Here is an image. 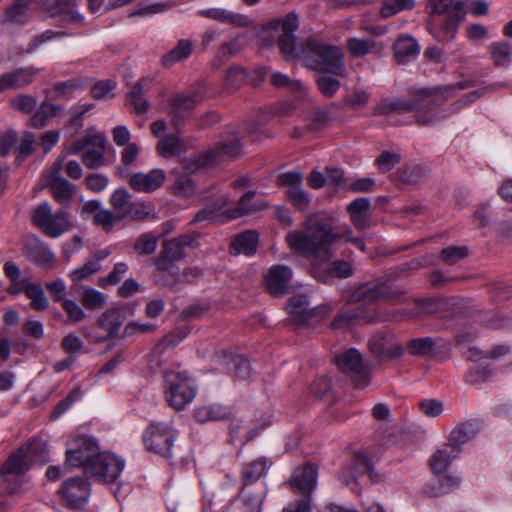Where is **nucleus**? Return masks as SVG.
<instances>
[{
    "label": "nucleus",
    "instance_id": "4",
    "mask_svg": "<svg viewBox=\"0 0 512 512\" xmlns=\"http://www.w3.org/2000/svg\"><path fill=\"white\" fill-rule=\"evenodd\" d=\"M342 50L319 40L308 39L296 48L294 59L299 60L305 67L319 72L344 76L345 65Z\"/></svg>",
    "mask_w": 512,
    "mask_h": 512
},
{
    "label": "nucleus",
    "instance_id": "41",
    "mask_svg": "<svg viewBox=\"0 0 512 512\" xmlns=\"http://www.w3.org/2000/svg\"><path fill=\"white\" fill-rule=\"evenodd\" d=\"M364 311L362 307H356L340 313L332 322L331 326L334 329H347L352 325L358 324L365 320Z\"/></svg>",
    "mask_w": 512,
    "mask_h": 512
},
{
    "label": "nucleus",
    "instance_id": "22",
    "mask_svg": "<svg viewBox=\"0 0 512 512\" xmlns=\"http://www.w3.org/2000/svg\"><path fill=\"white\" fill-rule=\"evenodd\" d=\"M291 279L292 271L288 266L275 265L269 269L265 281L268 291L279 296L286 293Z\"/></svg>",
    "mask_w": 512,
    "mask_h": 512
},
{
    "label": "nucleus",
    "instance_id": "44",
    "mask_svg": "<svg viewBox=\"0 0 512 512\" xmlns=\"http://www.w3.org/2000/svg\"><path fill=\"white\" fill-rule=\"evenodd\" d=\"M475 431L471 423H462L456 426L449 435V443L446 446L458 448L467 443L474 435Z\"/></svg>",
    "mask_w": 512,
    "mask_h": 512
},
{
    "label": "nucleus",
    "instance_id": "27",
    "mask_svg": "<svg viewBox=\"0 0 512 512\" xmlns=\"http://www.w3.org/2000/svg\"><path fill=\"white\" fill-rule=\"evenodd\" d=\"M395 58L398 63H407L415 59L420 52L417 40L409 35H401L393 45Z\"/></svg>",
    "mask_w": 512,
    "mask_h": 512
},
{
    "label": "nucleus",
    "instance_id": "8",
    "mask_svg": "<svg viewBox=\"0 0 512 512\" xmlns=\"http://www.w3.org/2000/svg\"><path fill=\"white\" fill-rule=\"evenodd\" d=\"M254 192L248 191L239 200L238 208L232 213L222 211V209L230 202L225 194L217 196L216 204H209L202 210H200L192 219V223H198L203 221L224 223L230 219L240 217L244 214H248L254 210L253 206H250L248 202L253 198Z\"/></svg>",
    "mask_w": 512,
    "mask_h": 512
},
{
    "label": "nucleus",
    "instance_id": "29",
    "mask_svg": "<svg viewBox=\"0 0 512 512\" xmlns=\"http://www.w3.org/2000/svg\"><path fill=\"white\" fill-rule=\"evenodd\" d=\"M197 102L198 98L193 94L178 93L173 96L170 113L173 115L175 126L185 117L187 112L194 108Z\"/></svg>",
    "mask_w": 512,
    "mask_h": 512
},
{
    "label": "nucleus",
    "instance_id": "19",
    "mask_svg": "<svg viewBox=\"0 0 512 512\" xmlns=\"http://www.w3.org/2000/svg\"><path fill=\"white\" fill-rule=\"evenodd\" d=\"M302 178L300 171H289L278 177V183L287 187V194L293 205L304 211L309 207L310 198L301 187Z\"/></svg>",
    "mask_w": 512,
    "mask_h": 512
},
{
    "label": "nucleus",
    "instance_id": "37",
    "mask_svg": "<svg viewBox=\"0 0 512 512\" xmlns=\"http://www.w3.org/2000/svg\"><path fill=\"white\" fill-rule=\"evenodd\" d=\"M385 294L383 285L367 283L358 286L351 294L350 300L353 302L373 301L380 299Z\"/></svg>",
    "mask_w": 512,
    "mask_h": 512
},
{
    "label": "nucleus",
    "instance_id": "10",
    "mask_svg": "<svg viewBox=\"0 0 512 512\" xmlns=\"http://www.w3.org/2000/svg\"><path fill=\"white\" fill-rule=\"evenodd\" d=\"M33 223L52 238H58L71 228L70 214L66 210L52 211L49 202L40 203L33 211Z\"/></svg>",
    "mask_w": 512,
    "mask_h": 512
},
{
    "label": "nucleus",
    "instance_id": "62",
    "mask_svg": "<svg viewBox=\"0 0 512 512\" xmlns=\"http://www.w3.org/2000/svg\"><path fill=\"white\" fill-rule=\"evenodd\" d=\"M130 197V193L123 188L115 190L111 195V205L117 211L120 218L131 203Z\"/></svg>",
    "mask_w": 512,
    "mask_h": 512
},
{
    "label": "nucleus",
    "instance_id": "14",
    "mask_svg": "<svg viewBox=\"0 0 512 512\" xmlns=\"http://www.w3.org/2000/svg\"><path fill=\"white\" fill-rule=\"evenodd\" d=\"M125 461L110 452H102L96 460L87 466L86 474L98 481L113 483L122 473Z\"/></svg>",
    "mask_w": 512,
    "mask_h": 512
},
{
    "label": "nucleus",
    "instance_id": "34",
    "mask_svg": "<svg viewBox=\"0 0 512 512\" xmlns=\"http://www.w3.org/2000/svg\"><path fill=\"white\" fill-rule=\"evenodd\" d=\"M270 463L267 458L261 457L247 463L243 467L242 478L244 487L252 485L258 481L268 470Z\"/></svg>",
    "mask_w": 512,
    "mask_h": 512
},
{
    "label": "nucleus",
    "instance_id": "40",
    "mask_svg": "<svg viewBox=\"0 0 512 512\" xmlns=\"http://www.w3.org/2000/svg\"><path fill=\"white\" fill-rule=\"evenodd\" d=\"M32 0H15L14 4L7 9L4 22H12L17 25H24L28 18V7Z\"/></svg>",
    "mask_w": 512,
    "mask_h": 512
},
{
    "label": "nucleus",
    "instance_id": "9",
    "mask_svg": "<svg viewBox=\"0 0 512 512\" xmlns=\"http://www.w3.org/2000/svg\"><path fill=\"white\" fill-rule=\"evenodd\" d=\"M240 150L241 144L239 137L233 133L231 136H227L221 140L207 152L193 156L190 159V163L186 164V167L193 172L208 165L234 159L239 155Z\"/></svg>",
    "mask_w": 512,
    "mask_h": 512
},
{
    "label": "nucleus",
    "instance_id": "23",
    "mask_svg": "<svg viewBox=\"0 0 512 512\" xmlns=\"http://www.w3.org/2000/svg\"><path fill=\"white\" fill-rule=\"evenodd\" d=\"M371 352L380 359L400 357L403 347L391 336L376 335L369 340Z\"/></svg>",
    "mask_w": 512,
    "mask_h": 512
},
{
    "label": "nucleus",
    "instance_id": "1",
    "mask_svg": "<svg viewBox=\"0 0 512 512\" xmlns=\"http://www.w3.org/2000/svg\"><path fill=\"white\" fill-rule=\"evenodd\" d=\"M332 222V217L325 213L310 215L303 223V230H293L286 235L288 246L302 256L319 262L332 257L333 245L340 240L353 243L361 251L366 250L362 238L352 237L350 227L345 225L334 229Z\"/></svg>",
    "mask_w": 512,
    "mask_h": 512
},
{
    "label": "nucleus",
    "instance_id": "54",
    "mask_svg": "<svg viewBox=\"0 0 512 512\" xmlns=\"http://www.w3.org/2000/svg\"><path fill=\"white\" fill-rule=\"evenodd\" d=\"M98 323L102 328L107 330V337L115 335L121 326L119 315L116 310H107L103 312L98 319Z\"/></svg>",
    "mask_w": 512,
    "mask_h": 512
},
{
    "label": "nucleus",
    "instance_id": "21",
    "mask_svg": "<svg viewBox=\"0 0 512 512\" xmlns=\"http://www.w3.org/2000/svg\"><path fill=\"white\" fill-rule=\"evenodd\" d=\"M198 14L202 17L235 27H247L251 23V20L247 15L222 7L201 9L198 11Z\"/></svg>",
    "mask_w": 512,
    "mask_h": 512
},
{
    "label": "nucleus",
    "instance_id": "47",
    "mask_svg": "<svg viewBox=\"0 0 512 512\" xmlns=\"http://www.w3.org/2000/svg\"><path fill=\"white\" fill-rule=\"evenodd\" d=\"M347 48L353 57H363L368 53L380 50L381 46L373 40L349 38L347 40Z\"/></svg>",
    "mask_w": 512,
    "mask_h": 512
},
{
    "label": "nucleus",
    "instance_id": "25",
    "mask_svg": "<svg viewBox=\"0 0 512 512\" xmlns=\"http://www.w3.org/2000/svg\"><path fill=\"white\" fill-rule=\"evenodd\" d=\"M37 69L19 68L0 76V91L22 88L33 82Z\"/></svg>",
    "mask_w": 512,
    "mask_h": 512
},
{
    "label": "nucleus",
    "instance_id": "52",
    "mask_svg": "<svg viewBox=\"0 0 512 512\" xmlns=\"http://www.w3.org/2000/svg\"><path fill=\"white\" fill-rule=\"evenodd\" d=\"M36 142V137L31 132H24L22 137L18 140L15 149L16 160L18 164L21 163L27 156H29L33 150Z\"/></svg>",
    "mask_w": 512,
    "mask_h": 512
},
{
    "label": "nucleus",
    "instance_id": "35",
    "mask_svg": "<svg viewBox=\"0 0 512 512\" xmlns=\"http://www.w3.org/2000/svg\"><path fill=\"white\" fill-rule=\"evenodd\" d=\"M459 455V449L451 446H443L430 459V467L434 473L444 472L451 462Z\"/></svg>",
    "mask_w": 512,
    "mask_h": 512
},
{
    "label": "nucleus",
    "instance_id": "28",
    "mask_svg": "<svg viewBox=\"0 0 512 512\" xmlns=\"http://www.w3.org/2000/svg\"><path fill=\"white\" fill-rule=\"evenodd\" d=\"M369 209L367 198H357L347 206L351 221L357 229L365 230L370 226Z\"/></svg>",
    "mask_w": 512,
    "mask_h": 512
},
{
    "label": "nucleus",
    "instance_id": "63",
    "mask_svg": "<svg viewBox=\"0 0 512 512\" xmlns=\"http://www.w3.org/2000/svg\"><path fill=\"white\" fill-rule=\"evenodd\" d=\"M115 87L116 83L114 80L109 79L100 81L91 88L92 97L97 100H105L111 98L114 95L113 90Z\"/></svg>",
    "mask_w": 512,
    "mask_h": 512
},
{
    "label": "nucleus",
    "instance_id": "43",
    "mask_svg": "<svg viewBox=\"0 0 512 512\" xmlns=\"http://www.w3.org/2000/svg\"><path fill=\"white\" fill-rule=\"evenodd\" d=\"M185 145L177 136L170 135L158 142L157 151L160 156L168 158L181 154Z\"/></svg>",
    "mask_w": 512,
    "mask_h": 512
},
{
    "label": "nucleus",
    "instance_id": "46",
    "mask_svg": "<svg viewBox=\"0 0 512 512\" xmlns=\"http://www.w3.org/2000/svg\"><path fill=\"white\" fill-rule=\"evenodd\" d=\"M264 496V490L253 493L249 488L243 487L240 492V498L243 502L244 512H261Z\"/></svg>",
    "mask_w": 512,
    "mask_h": 512
},
{
    "label": "nucleus",
    "instance_id": "13",
    "mask_svg": "<svg viewBox=\"0 0 512 512\" xmlns=\"http://www.w3.org/2000/svg\"><path fill=\"white\" fill-rule=\"evenodd\" d=\"M176 431L168 423H152L143 435L147 450L163 457L171 456Z\"/></svg>",
    "mask_w": 512,
    "mask_h": 512
},
{
    "label": "nucleus",
    "instance_id": "20",
    "mask_svg": "<svg viewBox=\"0 0 512 512\" xmlns=\"http://www.w3.org/2000/svg\"><path fill=\"white\" fill-rule=\"evenodd\" d=\"M317 477V467L312 464H306L293 471L289 483L293 489L308 495L316 488Z\"/></svg>",
    "mask_w": 512,
    "mask_h": 512
},
{
    "label": "nucleus",
    "instance_id": "58",
    "mask_svg": "<svg viewBox=\"0 0 512 512\" xmlns=\"http://www.w3.org/2000/svg\"><path fill=\"white\" fill-rule=\"evenodd\" d=\"M74 33L67 32V31H53V30H46L40 35L35 36L31 43L29 44V47L27 48V52H32L35 49H37L41 44L46 43L48 41L61 39L66 36H71Z\"/></svg>",
    "mask_w": 512,
    "mask_h": 512
},
{
    "label": "nucleus",
    "instance_id": "56",
    "mask_svg": "<svg viewBox=\"0 0 512 512\" xmlns=\"http://www.w3.org/2000/svg\"><path fill=\"white\" fill-rule=\"evenodd\" d=\"M81 301L88 309H97L102 307L106 302V296L91 287H86L83 290Z\"/></svg>",
    "mask_w": 512,
    "mask_h": 512
},
{
    "label": "nucleus",
    "instance_id": "55",
    "mask_svg": "<svg viewBox=\"0 0 512 512\" xmlns=\"http://www.w3.org/2000/svg\"><path fill=\"white\" fill-rule=\"evenodd\" d=\"M100 268L101 265H98L96 261H91L88 258L82 266L72 270L69 276L72 282L79 283L91 277L94 273L99 271Z\"/></svg>",
    "mask_w": 512,
    "mask_h": 512
},
{
    "label": "nucleus",
    "instance_id": "3",
    "mask_svg": "<svg viewBox=\"0 0 512 512\" xmlns=\"http://www.w3.org/2000/svg\"><path fill=\"white\" fill-rule=\"evenodd\" d=\"M48 461V445L42 439H32L12 453L0 470L1 487L9 494H18L23 487V474L31 465Z\"/></svg>",
    "mask_w": 512,
    "mask_h": 512
},
{
    "label": "nucleus",
    "instance_id": "7",
    "mask_svg": "<svg viewBox=\"0 0 512 512\" xmlns=\"http://www.w3.org/2000/svg\"><path fill=\"white\" fill-rule=\"evenodd\" d=\"M107 138L104 133L98 132L95 128H90L86 135L73 141L67 146V154L76 155L84 151L82 160L84 165L90 169L101 167L104 162Z\"/></svg>",
    "mask_w": 512,
    "mask_h": 512
},
{
    "label": "nucleus",
    "instance_id": "6",
    "mask_svg": "<svg viewBox=\"0 0 512 512\" xmlns=\"http://www.w3.org/2000/svg\"><path fill=\"white\" fill-rule=\"evenodd\" d=\"M163 378L164 397L173 409L183 410L197 395V386L186 372L169 370Z\"/></svg>",
    "mask_w": 512,
    "mask_h": 512
},
{
    "label": "nucleus",
    "instance_id": "61",
    "mask_svg": "<svg viewBox=\"0 0 512 512\" xmlns=\"http://www.w3.org/2000/svg\"><path fill=\"white\" fill-rule=\"evenodd\" d=\"M270 82L273 86L279 88H286L291 92H297L302 90V83L298 80H292L287 75L275 72L270 77Z\"/></svg>",
    "mask_w": 512,
    "mask_h": 512
},
{
    "label": "nucleus",
    "instance_id": "59",
    "mask_svg": "<svg viewBox=\"0 0 512 512\" xmlns=\"http://www.w3.org/2000/svg\"><path fill=\"white\" fill-rule=\"evenodd\" d=\"M143 84L137 82L130 90L128 98L130 104L134 107L138 113H144L149 109V103L142 98Z\"/></svg>",
    "mask_w": 512,
    "mask_h": 512
},
{
    "label": "nucleus",
    "instance_id": "64",
    "mask_svg": "<svg viewBox=\"0 0 512 512\" xmlns=\"http://www.w3.org/2000/svg\"><path fill=\"white\" fill-rule=\"evenodd\" d=\"M327 271L330 276L338 278H347L353 274L352 266L345 260H334L327 266Z\"/></svg>",
    "mask_w": 512,
    "mask_h": 512
},
{
    "label": "nucleus",
    "instance_id": "11",
    "mask_svg": "<svg viewBox=\"0 0 512 512\" xmlns=\"http://www.w3.org/2000/svg\"><path fill=\"white\" fill-rule=\"evenodd\" d=\"M96 439L92 436H79L73 439L66 449L64 469L84 467L92 464L101 454Z\"/></svg>",
    "mask_w": 512,
    "mask_h": 512
},
{
    "label": "nucleus",
    "instance_id": "32",
    "mask_svg": "<svg viewBox=\"0 0 512 512\" xmlns=\"http://www.w3.org/2000/svg\"><path fill=\"white\" fill-rule=\"evenodd\" d=\"M193 43L188 39H181L177 45L162 57V65L169 68L176 63L190 57L193 51Z\"/></svg>",
    "mask_w": 512,
    "mask_h": 512
},
{
    "label": "nucleus",
    "instance_id": "16",
    "mask_svg": "<svg viewBox=\"0 0 512 512\" xmlns=\"http://www.w3.org/2000/svg\"><path fill=\"white\" fill-rule=\"evenodd\" d=\"M44 6L60 27L76 28L84 24V16L76 9L77 0H46Z\"/></svg>",
    "mask_w": 512,
    "mask_h": 512
},
{
    "label": "nucleus",
    "instance_id": "42",
    "mask_svg": "<svg viewBox=\"0 0 512 512\" xmlns=\"http://www.w3.org/2000/svg\"><path fill=\"white\" fill-rule=\"evenodd\" d=\"M24 293L31 301V307L37 311L44 310L48 307V299L45 296L43 288L36 283L25 282Z\"/></svg>",
    "mask_w": 512,
    "mask_h": 512
},
{
    "label": "nucleus",
    "instance_id": "12",
    "mask_svg": "<svg viewBox=\"0 0 512 512\" xmlns=\"http://www.w3.org/2000/svg\"><path fill=\"white\" fill-rule=\"evenodd\" d=\"M64 157H59L43 174V183L50 188L54 199L63 206H69L75 193V186L61 176Z\"/></svg>",
    "mask_w": 512,
    "mask_h": 512
},
{
    "label": "nucleus",
    "instance_id": "53",
    "mask_svg": "<svg viewBox=\"0 0 512 512\" xmlns=\"http://www.w3.org/2000/svg\"><path fill=\"white\" fill-rule=\"evenodd\" d=\"M435 346V342L430 337L416 338L409 341L407 345L408 352L415 356L429 355Z\"/></svg>",
    "mask_w": 512,
    "mask_h": 512
},
{
    "label": "nucleus",
    "instance_id": "39",
    "mask_svg": "<svg viewBox=\"0 0 512 512\" xmlns=\"http://www.w3.org/2000/svg\"><path fill=\"white\" fill-rule=\"evenodd\" d=\"M489 52L495 66L507 67L512 61V45L507 41L491 43Z\"/></svg>",
    "mask_w": 512,
    "mask_h": 512
},
{
    "label": "nucleus",
    "instance_id": "15",
    "mask_svg": "<svg viewBox=\"0 0 512 512\" xmlns=\"http://www.w3.org/2000/svg\"><path fill=\"white\" fill-rule=\"evenodd\" d=\"M335 362L340 370L352 375L357 387L363 388L369 384V368L358 350L352 348L337 354Z\"/></svg>",
    "mask_w": 512,
    "mask_h": 512
},
{
    "label": "nucleus",
    "instance_id": "5",
    "mask_svg": "<svg viewBox=\"0 0 512 512\" xmlns=\"http://www.w3.org/2000/svg\"><path fill=\"white\" fill-rule=\"evenodd\" d=\"M299 27L298 15L294 12L282 18H276L261 26L257 33V44L260 48L272 47L276 40L283 57L286 60L294 59L296 55L295 32Z\"/></svg>",
    "mask_w": 512,
    "mask_h": 512
},
{
    "label": "nucleus",
    "instance_id": "45",
    "mask_svg": "<svg viewBox=\"0 0 512 512\" xmlns=\"http://www.w3.org/2000/svg\"><path fill=\"white\" fill-rule=\"evenodd\" d=\"M461 479L455 475H444L438 481V486L430 490L429 487L424 489V493L431 497H438L442 494H447L458 488Z\"/></svg>",
    "mask_w": 512,
    "mask_h": 512
},
{
    "label": "nucleus",
    "instance_id": "2",
    "mask_svg": "<svg viewBox=\"0 0 512 512\" xmlns=\"http://www.w3.org/2000/svg\"><path fill=\"white\" fill-rule=\"evenodd\" d=\"M452 87L415 88L411 91L412 99H385L376 108V114L391 112H417V121L423 125H434L444 116L434 108L448 96Z\"/></svg>",
    "mask_w": 512,
    "mask_h": 512
},
{
    "label": "nucleus",
    "instance_id": "18",
    "mask_svg": "<svg viewBox=\"0 0 512 512\" xmlns=\"http://www.w3.org/2000/svg\"><path fill=\"white\" fill-rule=\"evenodd\" d=\"M464 17L465 12L451 14L443 19L433 18L427 22V30L439 42L452 41L456 37Z\"/></svg>",
    "mask_w": 512,
    "mask_h": 512
},
{
    "label": "nucleus",
    "instance_id": "48",
    "mask_svg": "<svg viewBox=\"0 0 512 512\" xmlns=\"http://www.w3.org/2000/svg\"><path fill=\"white\" fill-rule=\"evenodd\" d=\"M61 108L50 102H43L37 112L31 117L30 123L36 128H41L46 125L47 120L58 114Z\"/></svg>",
    "mask_w": 512,
    "mask_h": 512
},
{
    "label": "nucleus",
    "instance_id": "30",
    "mask_svg": "<svg viewBox=\"0 0 512 512\" xmlns=\"http://www.w3.org/2000/svg\"><path fill=\"white\" fill-rule=\"evenodd\" d=\"M258 234L256 231L249 230L237 235L231 243V253L238 255L244 254L251 256L255 253L258 245Z\"/></svg>",
    "mask_w": 512,
    "mask_h": 512
},
{
    "label": "nucleus",
    "instance_id": "17",
    "mask_svg": "<svg viewBox=\"0 0 512 512\" xmlns=\"http://www.w3.org/2000/svg\"><path fill=\"white\" fill-rule=\"evenodd\" d=\"M60 493L71 508L79 509L88 503L90 484L82 476L72 477L64 481Z\"/></svg>",
    "mask_w": 512,
    "mask_h": 512
},
{
    "label": "nucleus",
    "instance_id": "38",
    "mask_svg": "<svg viewBox=\"0 0 512 512\" xmlns=\"http://www.w3.org/2000/svg\"><path fill=\"white\" fill-rule=\"evenodd\" d=\"M309 303L305 296L297 295L289 299L286 310L290 315L295 316L299 324L306 323L310 317Z\"/></svg>",
    "mask_w": 512,
    "mask_h": 512
},
{
    "label": "nucleus",
    "instance_id": "36",
    "mask_svg": "<svg viewBox=\"0 0 512 512\" xmlns=\"http://www.w3.org/2000/svg\"><path fill=\"white\" fill-rule=\"evenodd\" d=\"M186 246H195V238L191 235H182L178 238L167 240L164 244L165 256L171 260H177L184 256L183 249Z\"/></svg>",
    "mask_w": 512,
    "mask_h": 512
},
{
    "label": "nucleus",
    "instance_id": "60",
    "mask_svg": "<svg viewBox=\"0 0 512 512\" xmlns=\"http://www.w3.org/2000/svg\"><path fill=\"white\" fill-rule=\"evenodd\" d=\"M170 2H155L140 6L138 9L131 12L130 16H151L154 14H161L171 9Z\"/></svg>",
    "mask_w": 512,
    "mask_h": 512
},
{
    "label": "nucleus",
    "instance_id": "57",
    "mask_svg": "<svg viewBox=\"0 0 512 512\" xmlns=\"http://www.w3.org/2000/svg\"><path fill=\"white\" fill-rule=\"evenodd\" d=\"M247 77L244 68L240 66H232L225 75L224 83L227 89L231 91L237 90Z\"/></svg>",
    "mask_w": 512,
    "mask_h": 512
},
{
    "label": "nucleus",
    "instance_id": "51",
    "mask_svg": "<svg viewBox=\"0 0 512 512\" xmlns=\"http://www.w3.org/2000/svg\"><path fill=\"white\" fill-rule=\"evenodd\" d=\"M83 90V85L78 80L72 79L57 83L53 93L57 98H72Z\"/></svg>",
    "mask_w": 512,
    "mask_h": 512
},
{
    "label": "nucleus",
    "instance_id": "49",
    "mask_svg": "<svg viewBox=\"0 0 512 512\" xmlns=\"http://www.w3.org/2000/svg\"><path fill=\"white\" fill-rule=\"evenodd\" d=\"M414 5V0H384L380 14L382 18H389L403 10L412 9Z\"/></svg>",
    "mask_w": 512,
    "mask_h": 512
},
{
    "label": "nucleus",
    "instance_id": "31",
    "mask_svg": "<svg viewBox=\"0 0 512 512\" xmlns=\"http://www.w3.org/2000/svg\"><path fill=\"white\" fill-rule=\"evenodd\" d=\"M426 9L430 14L444 16L465 12L462 0H427Z\"/></svg>",
    "mask_w": 512,
    "mask_h": 512
},
{
    "label": "nucleus",
    "instance_id": "24",
    "mask_svg": "<svg viewBox=\"0 0 512 512\" xmlns=\"http://www.w3.org/2000/svg\"><path fill=\"white\" fill-rule=\"evenodd\" d=\"M166 174L162 169H152L148 173H135L131 176L129 183L131 187L139 192H152L162 186Z\"/></svg>",
    "mask_w": 512,
    "mask_h": 512
},
{
    "label": "nucleus",
    "instance_id": "26",
    "mask_svg": "<svg viewBox=\"0 0 512 512\" xmlns=\"http://www.w3.org/2000/svg\"><path fill=\"white\" fill-rule=\"evenodd\" d=\"M372 463L368 456L363 452L354 455L352 463L340 474V480L346 485L356 481L360 475L370 472Z\"/></svg>",
    "mask_w": 512,
    "mask_h": 512
},
{
    "label": "nucleus",
    "instance_id": "33",
    "mask_svg": "<svg viewBox=\"0 0 512 512\" xmlns=\"http://www.w3.org/2000/svg\"><path fill=\"white\" fill-rule=\"evenodd\" d=\"M229 413V409L220 404H206L195 409L194 417L199 423H207L222 420Z\"/></svg>",
    "mask_w": 512,
    "mask_h": 512
},
{
    "label": "nucleus",
    "instance_id": "50",
    "mask_svg": "<svg viewBox=\"0 0 512 512\" xmlns=\"http://www.w3.org/2000/svg\"><path fill=\"white\" fill-rule=\"evenodd\" d=\"M228 370L233 376L239 379H247L252 373L249 360L243 356H236L228 363Z\"/></svg>",
    "mask_w": 512,
    "mask_h": 512
}]
</instances>
